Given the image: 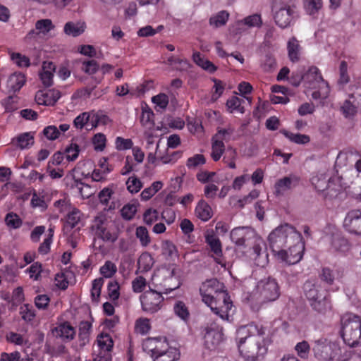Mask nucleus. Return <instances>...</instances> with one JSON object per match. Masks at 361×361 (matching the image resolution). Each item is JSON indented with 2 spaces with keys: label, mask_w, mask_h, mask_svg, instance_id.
Returning <instances> with one entry per match:
<instances>
[{
  "label": "nucleus",
  "mask_w": 361,
  "mask_h": 361,
  "mask_svg": "<svg viewBox=\"0 0 361 361\" xmlns=\"http://www.w3.org/2000/svg\"><path fill=\"white\" fill-rule=\"evenodd\" d=\"M238 347L241 356L247 361L262 360L273 343L272 336L262 325L250 323L237 330Z\"/></svg>",
  "instance_id": "1"
},
{
  "label": "nucleus",
  "mask_w": 361,
  "mask_h": 361,
  "mask_svg": "<svg viewBox=\"0 0 361 361\" xmlns=\"http://www.w3.org/2000/svg\"><path fill=\"white\" fill-rule=\"evenodd\" d=\"M224 285L217 279H212L202 283L200 293L202 301L210 307L211 310L224 321H230L229 311L233 303Z\"/></svg>",
  "instance_id": "2"
},
{
  "label": "nucleus",
  "mask_w": 361,
  "mask_h": 361,
  "mask_svg": "<svg viewBox=\"0 0 361 361\" xmlns=\"http://www.w3.org/2000/svg\"><path fill=\"white\" fill-rule=\"evenodd\" d=\"M311 183L325 200L336 198L343 189L340 178L332 176L329 171H319L312 177Z\"/></svg>",
  "instance_id": "3"
},
{
  "label": "nucleus",
  "mask_w": 361,
  "mask_h": 361,
  "mask_svg": "<svg viewBox=\"0 0 361 361\" xmlns=\"http://www.w3.org/2000/svg\"><path fill=\"white\" fill-rule=\"evenodd\" d=\"M341 324V336L343 342L361 352V317L349 314L342 318Z\"/></svg>",
  "instance_id": "4"
},
{
  "label": "nucleus",
  "mask_w": 361,
  "mask_h": 361,
  "mask_svg": "<svg viewBox=\"0 0 361 361\" xmlns=\"http://www.w3.org/2000/svg\"><path fill=\"white\" fill-rule=\"evenodd\" d=\"M90 230L94 240L99 239L105 243H114L119 236L117 226L103 214H99L94 217Z\"/></svg>",
  "instance_id": "5"
},
{
  "label": "nucleus",
  "mask_w": 361,
  "mask_h": 361,
  "mask_svg": "<svg viewBox=\"0 0 361 361\" xmlns=\"http://www.w3.org/2000/svg\"><path fill=\"white\" fill-rule=\"evenodd\" d=\"M304 292L314 310L324 314L331 309L329 294L321 284L307 281L304 284Z\"/></svg>",
  "instance_id": "6"
},
{
  "label": "nucleus",
  "mask_w": 361,
  "mask_h": 361,
  "mask_svg": "<svg viewBox=\"0 0 361 361\" xmlns=\"http://www.w3.org/2000/svg\"><path fill=\"white\" fill-rule=\"evenodd\" d=\"M300 235L295 228L288 224H281L274 229L268 236L269 245L274 257L284 249L289 240H295Z\"/></svg>",
  "instance_id": "7"
},
{
  "label": "nucleus",
  "mask_w": 361,
  "mask_h": 361,
  "mask_svg": "<svg viewBox=\"0 0 361 361\" xmlns=\"http://www.w3.org/2000/svg\"><path fill=\"white\" fill-rule=\"evenodd\" d=\"M174 269H161L154 271L152 281L157 290L168 294L180 286V283L174 277Z\"/></svg>",
  "instance_id": "8"
},
{
  "label": "nucleus",
  "mask_w": 361,
  "mask_h": 361,
  "mask_svg": "<svg viewBox=\"0 0 361 361\" xmlns=\"http://www.w3.org/2000/svg\"><path fill=\"white\" fill-rule=\"evenodd\" d=\"M305 252V243L300 235L293 240V245L288 250L283 249L279 254H275V258L281 263L290 266L296 264L301 261Z\"/></svg>",
  "instance_id": "9"
},
{
  "label": "nucleus",
  "mask_w": 361,
  "mask_h": 361,
  "mask_svg": "<svg viewBox=\"0 0 361 361\" xmlns=\"http://www.w3.org/2000/svg\"><path fill=\"white\" fill-rule=\"evenodd\" d=\"M257 292L262 302L276 300L280 295V290L276 280L268 277L260 280L257 285Z\"/></svg>",
  "instance_id": "10"
},
{
  "label": "nucleus",
  "mask_w": 361,
  "mask_h": 361,
  "mask_svg": "<svg viewBox=\"0 0 361 361\" xmlns=\"http://www.w3.org/2000/svg\"><path fill=\"white\" fill-rule=\"evenodd\" d=\"M314 355L319 360L331 361L337 360L341 353L339 345L334 342L318 341L314 348Z\"/></svg>",
  "instance_id": "11"
},
{
  "label": "nucleus",
  "mask_w": 361,
  "mask_h": 361,
  "mask_svg": "<svg viewBox=\"0 0 361 361\" xmlns=\"http://www.w3.org/2000/svg\"><path fill=\"white\" fill-rule=\"evenodd\" d=\"M163 301L164 298L157 290H150L140 295L142 308L146 312H157L161 309Z\"/></svg>",
  "instance_id": "12"
},
{
  "label": "nucleus",
  "mask_w": 361,
  "mask_h": 361,
  "mask_svg": "<svg viewBox=\"0 0 361 361\" xmlns=\"http://www.w3.org/2000/svg\"><path fill=\"white\" fill-rule=\"evenodd\" d=\"M256 236L255 231L248 226L234 228L230 233L231 241L238 247H246Z\"/></svg>",
  "instance_id": "13"
},
{
  "label": "nucleus",
  "mask_w": 361,
  "mask_h": 361,
  "mask_svg": "<svg viewBox=\"0 0 361 361\" xmlns=\"http://www.w3.org/2000/svg\"><path fill=\"white\" fill-rule=\"evenodd\" d=\"M301 178L299 176L290 173L276 180L274 192L276 196H283L299 186Z\"/></svg>",
  "instance_id": "14"
},
{
  "label": "nucleus",
  "mask_w": 361,
  "mask_h": 361,
  "mask_svg": "<svg viewBox=\"0 0 361 361\" xmlns=\"http://www.w3.org/2000/svg\"><path fill=\"white\" fill-rule=\"evenodd\" d=\"M250 244H252V252L250 253V257L257 266L264 267L268 263V254L265 243L261 238L256 235Z\"/></svg>",
  "instance_id": "15"
},
{
  "label": "nucleus",
  "mask_w": 361,
  "mask_h": 361,
  "mask_svg": "<svg viewBox=\"0 0 361 361\" xmlns=\"http://www.w3.org/2000/svg\"><path fill=\"white\" fill-rule=\"evenodd\" d=\"M223 328L216 322L210 324L206 328L204 335L205 345L209 349L214 348L223 340Z\"/></svg>",
  "instance_id": "16"
},
{
  "label": "nucleus",
  "mask_w": 361,
  "mask_h": 361,
  "mask_svg": "<svg viewBox=\"0 0 361 361\" xmlns=\"http://www.w3.org/2000/svg\"><path fill=\"white\" fill-rule=\"evenodd\" d=\"M343 226L349 233L361 235V209L349 211L344 219Z\"/></svg>",
  "instance_id": "17"
},
{
  "label": "nucleus",
  "mask_w": 361,
  "mask_h": 361,
  "mask_svg": "<svg viewBox=\"0 0 361 361\" xmlns=\"http://www.w3.org/2000/svg\"><path fill=\"white\" fill-rule=\"evenodd\" d=\"M304 82L308 85L310 88H319L322 86L326 88V94L329 90L328 83L323 79L319 70L316 66L310 67L308 71L304 73Z\"/></svg>",
  "instance_id": "18"
},
{
  "label": "nucleus",
  "mask_w": 361,
  "mask_h": 361,
  "mask_svg": "<svg viewBox=\"0 0 361 361\" xmlns=\"http://www.w3.org/2000/svg\"><path fill=\"white\" fill-rule=\"evenodd\" d=\"M168 343L166 337H149L143 341L142 346L143 350L153 358V355L161 351L163 348H166Z\"/></svg>",
  "instance_id": "19"
},
{
  "label": "nucleus",
  "mask_w": 361,
  "mask_h": 361,
  "mask_svg": "<svg viewBox=\"0 0 361 361\" xmlns=\"http://www.w3.org/2000/svg\"><path fill=\"white\" fill-rule=\"evenodd\" d=\"M274 12V18L276 24L281 28L290 25L293 18V10L290 7L272 8Z\"/></svg>",
  "instance_id": "20"
},
{
  "label": "nucleus",
  "mask_w": 361,
  "mask_h": 361,
  "mask_svg": "<svg viewBox=\"0 0 361 361\" xmlns=\"http://www.w3.org/2000/svg\"><path fill=\"white\" fill-rule=\"evenodd\" d=\"M205 242L209 246L211 251L213 252L215 262L217 264H221L222 267L225 266L221 259L223 252L222 245L219 238L214 234H208L205 236Z\"/></svg>",
  "instance_id": "21"
},
{
  "label": "nucleus",
  "mask_w": 361,
  "mask_h": 361,
  "mask_svg": "<svg viewBox=\"0 0 361 361\" xmlns=\"http://www.w3.org/2000/svg\"><path fill=\"white\" fill-rule=\"evenodd\" d=\"M53 333L62 339L64 342H69L75 336V329L68 322H64L59 324L53 329Z\"/></svg>",
  "instance_id": "22"
},
{
  "label": "nucleus",
  "mask_w": 361,
  "mask_h": 361,
  "mask_svg": "<svg viewBox=\"0 0 361 361\" xmlns=\"http://www.w3.org/2000/svg\"><path fill=\"white\" fill-rule=\"evenodd\" d=\"M180 351L176 348H173L167 344L166 348H163L156 355H153V361H177L180 358Z\"/></svg>",
  "instance_id": "23"
},
{
  "label": "nucleus",
  "mask_w": 361,
  "mask_h": 361,
  "mask_svg": "<svg viewBox=\"0 0 361 361\" xmlns=\"http://www.w3.org/2000/svg\"><path fill=\"white\" fill-rule=\"evenodd\" d=\"M330 241L332 247L336 251L344 252L349 249V243L345 238L342 233L336 228H334L330 237Z\"/></svg>",
  "instance_id": "24"
},
{
  "label": "nucleus",
  "mask_w": 361,
  "mask_h": 361,
  "mask_svg": "<svg viewBox=\"0 0 361 361\" xmlns=\"http://www.w3.org/2000/svg\"><path fill=\"white\" fill-rule=\"evenodd\" d=\"M26 82L25 75L20 72H15L11 74L8 80L7 86L10 92L13 93L18 92Z\"/></svg>",
  "instance_id": "25"
},
{
  "label": "nucleus",
  "mask_w": 361,
  "mask_h": 361,
  "mask_svg": "<svg viewBox=\"0 0 361 361\" xmlns=\"http://www.w3.org/2000/svg\"><path fill=\"white\" fill-rule=\"evenodd\" d=\"M92 325L88 321H82L79 324L78 342L80 347H84L90 342Z\"/></svg>",
  "instance_id": "26"
},
{
  "label": "nucleus",
  "mask_w": 361,
  "mask_h": 361,
  "mask_svg": "<svg viewBox=\"0 0 361 361\" xmlns=\"http://www.w3.org/2000/svg\"><path fill=\"white\" fill-rule=\"evenodd\" d=\"M195 212L197 217L203 221H208L212 216V209L211 207L203 200L198 202Z\"/></svg>",
  "instance_id": "27"
},
{
  "label": "nucleus",
  "mask_w": 361,
  "mask_h": 361,
  "mask_svg": "<svg viewBox=\"0 0 361 361\" xmlns=\"http://www.w3.org/2000/svg\"><path fill=\"white\" fill-rule=\"evenodd\" d=\"M154 264V259L152 255L147 252L141 254L137 260L138 270L141 273L149 271Z\"/></svg>",
  "instance_id": "28"
},
{
  "label": "nucleus",
  "mask_w": 361,
  "mask_h": 361,
  "mask_svg": "<svg viewBox=\"0 0 361 361\" xmlns=\"http://www.w3.org/2000/svg\"><path fill=\"white\" fill-rule=\"evenodd\" d=\"M192 59L198 66L209 73H214L217 70V66L209 60L202 57L200 52L194 53Z\"/></svg>",
  "instance_id": "29"
},
{
  "label": "nucleus",
  "mask_w": 361,
  "mask_h": 361,
  "mask_svg": "<svg viewBox=\"0 0 361 361\" xmlns=\"http://www.w3.org/2000/svg\"><path fill=\"white\" fill-rule=\"evenodd\" d=\"M82 214L78 209H73L66 216V220L64 228L66 230H72L75 228L80 222Z\"/></svg>",
  "instance_id": "30"
},
{
  "label": "nucleus",
  "mask_w": 361,
  "mask_h": 361,
  "mask_svg": "<svg viewBox=\"0 0 361 361\" xmlns=\"http://www.w3.org/2000/svg\"><path fill=\"white\" fill-rule=\"evenodd\" d=\"M80 152V147L76 143H71L67 146L64 151H57L52 158H78Z\"/></svg>",
  "instance_id": "31"
},
{
  "label": "nucleus",
  "mask_w": 361,
  "mask_h": 361,
  "mask_svg": "<svg viewBox=\"0 0 361 361\" xmlns=\"http://www.w3.org/2000/svg\"><path fill=\"white\" fill-rule=\"evenodd\" d=\"M85 23L84 22H68L64 25V32L68 35L77 37L85 32Z\"/></svg>",
  "instance_id": "32"
},
{
  "label": "nucleus",
  "mask_w": 361,
  "mask_h": 361,
  "mask_svg": "<svg viewBox=\"0 0 361 361\" xmlns=\"http://www.w3.org/2000/svg\"><path fill=\"white\" fill-rule=\"evenodd\" d=\"M288 57L290 60L295 63L299 61L300 59V44L299 42L294 37L290 38L287 44Z\"/></svg>",
  "instance_id": "33"
},
{
  "label": "nucleus",
  "mask_w": 361,
  "mask_h": 361,
  "mask_svg": "<svg viewBox=\"0 0 361 361\" xmlns=\"http://www.w3.org/2000/svg\"><path fill=\"white\" fill-rule=\"evenodd\" d=\"M350 98L353 99V101L345 100L341 106L342 112L345 117L353 116L357 113V109L360 106V102L357 101L353 95Z\"/></svg>",
  "instance_id": "34"
},
{
  "label": "nucleus",
  "mask_w": 361,
  "mask_h": 361,
  "mask_svg": "<svg viewBox=\"0 0 361 361\" xmlns=\"http://www.w3.org/2000/svg\"><path fill=\"white\" fill-rule=\"evenodd\" d=\"M97 342L99 348L104 352H111L114 346L112 338L108 334L102 333L99 334Z\"/></svg>",
  "instance_id": "35"
},
{
  "label": "nucleus",
  "mask_w": 361,
  "mask_h": 361,
  "mask_svg": "<svg viewBox=\"0 0 361 361\" xmlns=\"http://www.w3.org/2000/svg\"><path fill=\"white\" fill-rule=\"evenodd\" d=\"M280 133H282L289 140L296 144H306L310 140V137L307 135L300 133H293L286 130H281Z\"/></svg>",
  "instance_id": "36"
},
{
  "label": "nucleus",
  "mask_w": 361,
  "mask_h": 361,
  "mask_svg": "<svg viewBox=\"0 0 361 361\" xmlns=\"http://www.w3.org/2000/svg\"><path fill=\"white\" fill-rule=\"evenodd\" d=\"M228 18L229 13L226 11H221L209 18V24L216 28L224 25Z\"/></svg>",
  "instance_id": "37"
},
{
  "label": "nucleus",
  "mask_w": 361,
  "mask_h": 361,
  "mask_svg": "<svg viewBox=\"0 0 361 361\" xmlns=\"http://www.w3.org/2000/svg\"><path fill=\"white\" fill-rule=\"evenodd\" d=\"M135 236L139 240L141 246L146 247L151 243L148 230L145 226H138L136 228Z\"/></svg>",
  "instance_id": "38"
},
{
  "label": "nucleus",
  "mask_w": 361,
  "mask_h": 361,
  "mask_svg": "<svg viewBox=\"0 0 361 361\" xmlns=\"http://www.w3.org/2000/svg\"><path fill=\"white\" fill-rule=\"evenodd\" d=\"M243 102H244L243 99H240L236 96H233L227 100L226 105L228 110L231 113L236 110L240 111L241 114H243L245 112V108L241 106Z\"/></svg>",
  "instance_id": "39"
},
{
  "label": "nucleus",
  "mask_w": 361,
  "mask_h": 361,
  "mask_svg": "<svg viewBox=\"0 0 361 361\" xmlns=\"http://www.w3.org/2000/svg\"><path fill=\"white\" fill-rule=\"evenodd\" d=\"M63 159H51V161H49L47 166V171L49 173V176L52 178H59L63 176V170L60 168H53L52 166H59L60 165Z\"/></svg>",
  "instance_id": "40"
},
{
  "label": "nucleus",
  "mask_w": 361,
  "mask_h": 361,
  "mask_svg": "<svg viewBox=\"0 0 361 361\" xmlns=\"http://www.w3.org/2000/svg\"><path fill=\"white\" fill-rule=\"evenodd\" d=\"M117 271L116 264L111 261H106L99 269L100 274L104 278H111Z\"/></svg>",
  "instance_id": "41"
},
{
  "label": "nucleus",
  "mask_w": 361,
  "mask_h": 361,
  "mask_svg": "<svg viewBox=\"0 0 361 361\" xmlns=\"http://www.w3.org/2000/svg\"><path fill=\"white\" fill-rule=\"evenodd\" d=\"M104 282L103 278H98L92 281L91 288V298L92 301L97 302L99 300Z\"/></svg>",
  "instance_id": "42"
},
{
  "label": "nucleus",
  "mask_w": 361,
  "mask_h": 361,
  "mask_svg": "<svg viewBox=\"0 0 361 361\" xmlns=\"http://www.w3.org/2000/svg\"><path fill=\"white\" fill-rule=\"evenodd\" d=\"M140 123L144 126H152L154 125L153 117L154 116L152 110L147 105L142 109Z\"/></svg>",
  "instance_id": "43"
},
{
  "label": "nucleus",
  "mask_w": 361,
  "mask_h": 361,
  "mask_svg": "<svg viewBox=\"0 0 361 361\" xmlns=\"http://www.w3.org/2000/svg\"><path fill=\"white\" fill-rule=\"evenodd\" d=\"M5 222L8 227L13 229L19 228L23 224L18 215L13 212H9L6 215Z\"/></svg>",
  "instance_id": "44"
},
{
  "label": "nucleus",
  "mask_w": 361,
  "mask_h": 361,
  "mask_svg": "<svg viewBox=\"0 0 361 361\" xmlns=\"http://www.w3.org/2000/svg\"><path fill=\"white\" fill-rule=\"evenodd\" d=\"M18 97L16 95H9L1 101V104L6 111L11 112L18 109Z\"/></svg>",
  "instance_id": "45"
},
{
  "label": "nucleus",
  "mask_w": 361,
  "mask_h": 361,
  "mask_svg": "<svg viewBox=\"0 0 361 361\" xmlns=\"http://www.w3.org/2000/svg\"><path fill=\"white\" fill-rule=\"evenodd\" d=\"M152 102L156 104V108H159V109H157V111L159 110L164 111L166 109L169 104V97L164 93H160L156 96L152 97Z\"/></svg>",
  "instance_id": "46"
},
{
  "label": "nucleus",
  "mask_w": 361,
  "mask_h": 361,
  "mask_svg": "<svg viewBox=\"0 0 361 361\" xmlns=\"http://www.w3.org/2000/svg\"><path fill=\"white\" fill-rule=\"evenodd\" d=\"M150 329L149 320L146 318L138 319L135 325V331L137 334L145 335L149 332Z\"/></svg>",
  "instance_id": "47"
},
{
  "label": "nucleus",
  "mask_w": 361,
  "mask_h": 361,
  "mask_svg": "<svg viewBox=\"0 0 361 361\" xmlns=\"http://www.w3.org/2000/svg\"><path fill=\"white\" fill-rule=\"evenodd\" d=\"M163 255L169 257L178 256V250L176 246L170 240H165L161 245Z\"/></svg>",
  "instance_id": "48"
},
{
  "label": "nucleus",
  "mask_w": 361,
  "mask_h": 361,
  "mask_svg": "<svg viewBox=\"0 0 361 361\" xmlns=\"http://www.w3.org/2000/svg\"><path fill=\"white\" fill-rule=\"evenodd\" d=\"M20 314L22 318L27 322L32 321L35 317V310L29 304H24L20 308Z\"/></svg>",
  "instance_id": "49"
},
{
  "label": "nucleus",
  "mask_w": 361,
  "mask_h": 361,
  "mask_svg": "<svg viewBox=\"0 0 361 361\" xmlns=\"http://www.w3.org/2000/svg\"><path fill=\"white\" fill-rule=\"evenodd\" d=\"M126 186L130 193H137L142 187V183L138 178L133 176L128 179Z\"/></svg>",
  "instance_id": "50"
},
{
  "label": "nucleus",
  "mask_w": 361,
  "mask_h": 361,
  "mask_svg": "<svg viewBox=\"0 0 361 361\" xmlns=\"http://www.w3.org/2000/svg\"><path fill=\"white\" fill-rule=\"evenodd\" d=\"M176 314L183 320H187L189 318V311L185 303L182 301H178L173 307Z\"/></svg>",
  "instance_id": "51"
},
{
  "label": "nucleus",
  "mask_w": 361,
  "mask_h": 361,
  "mask_svg": "<svg viewBox=\"0 0 361 361\" xmlns=\"http://www.w3.org/2000/svg\"><path fill=\"white\" fill-rule=\"evenodd\" d=\"M262 68L266 72H271L276 67V61L274 56L271 54H267L262 62Z\"/></svg>",
  "instance_id": "52"
},
{
  "label": "nucleus",
  "mask_w": 361,
  "mask_h": 361,
  "mask_svg": "<svg viewBox=\"0 0 361 361\" xmlns=\"http://www.w3.org/2000/svg\"><path fill=\"white\" fill-rule=\"evenodd\" d=\"M147 285V281L145 277L139 276L135 277L132 281V289L134 293H142Z\"/></svg>",
  "instance_id": "53"
},
{
  "label": "nucleus",
  "mask_w": 361,
  "mask_h": 361,
  "mask_svg": "<svg viewBox=\"0 0 361 361\" xmlns=\"http://www.w3.org/2000/svg\"><path fill=\"white\" fill-rule=\"evenodd\" d=\"M212 158H220L224 151L223 140L213 137Z\"/></svg>",
  "instance_id": "54"
},
{
  "label": "nucleus",
  "mask_w": 361,
  "mask_h": 361,
  "mask_svg": "<svg viewBox=\"0 0 361 361\" xmlns=\"http://www.w3.org/2000/svg\"><path fill=\"white\" fill-rule=\"evenodd\" d=\"M108 295L111 300L118 299L120 296V286L116 281H109L107 286Z\"/></svg>",
  "instance_id": "55"
},
{
  "label": "nucleus",
  "mask_w": 361,
  "mask_h": 361,
  "mask_svg": "<svg viewBox=\"0 0 361 361\" xmlns=\"http://www.w3.org/2000/svg\"><path fill=\"white\" fill-rule=\"evenodd\" d=\"M82 70L89 75L94 74L99 68V63L94 59L84 61L82 62Z\"/></svg>",
  "instance_id": "56"
},
{
  "label": "nucleus",
  "mask_w": 361,
  "mask_h": 361,
  "mask_svg": "<svg viewBox=\"0 0 361 361\" xmlns=\"http://www.w3.org/2000/svg\"><path fill=\"white\" fill-rule=\"evenodd\" d=\"M212 81L214 82L213 87L214 89V92L212 94L211 100L212 102H216L222 95L225 87L224 82L221 80L213 78Z\"/></svg>",
  "instance_id": "57"
},
{
  "label": "nucleus",
  "mask_w": 361,
  "mask_h": 361,
  "mask_svg": "<svg viewBox=\"0 0 361 361\" xmlns=\"http://www.w3.org/2000/svg\"><path fill=\"white\" fill-rule=\"evenodd\" d=\"M159 219V212L155 209H147L143 214V221L147 225H152Z\"/></svg>",
  "instance_id": "58"
},
{
  "label": "nucleus",
  "mask_w": 361,
  "mask_h": 361,
  "mask_svg": "<svg viewBox=\"0 0 361 361\" xmlns=\"http://www.w3.org/2000/svg\"><path fill=\"white\" fill-rule=\"evenodd\" d=\"M50 302V298L46 294L37 295L35 298V305L39 310H45Z\"/></svg>",
  "instance_id": "59"
},
{
  "label": "nucleus",
  "mask_w": 361,
  "mask_h": 361,
  "mask_svg": "<svg viewBox=\"0 0 361 361\" xmlns=\"http://www.w3.org/2000/svg\"><path fill=\"white\" fill-rule=\"evenodd\" d=\"M53 27L52 22L49 19H42L37 20L35 23V28L39 32L46 34L49 32Z\"/></svg>",
  "instance_id": "60"
},
{
  "label": "nucleus",
  "mask_w": 361,
  "mask_h": 361,
  "mask_svg": "<svg viewBox=\"0 0 361 361\" xmlns=\"http://www.w3.org/2000/svg\"><path fill=\"white\" fill-rule=\"evenodd\" d=\"M33 137L30 133H23L17 137V146L20 149H25L33 144Z\"/></svg>",
  "instance_id": "61"
},
{
  "label": "nucleus",
  "mask_w": 361,
  "mask_h": 361,
  "mask_svg": "<svg viewBox=\"0 0 361 361\" xmlns=\"http://www.w3.org/2000/svg\"><path fill=\"white\" fill-rule=\"evenodd\" d=\"M106 136L103 133H97L92 138V143L96 151H102L106 146Z\"/></svg>",
  "instance_id": "62"
},
{
  "label": "nucleus",
  "mask_w": 361,
  "mask_h": 361,
  "mask_svg": "<svg viewBox=\"0 0 361 361\" xmlns=\"http://www.w3.org/2000/svg\"><path fill=\"white\" fill-rule=\"evenodd\" d=\"M11 57L19 67H29L30 66V59L25 55L20 53H13Z\"/></svg>",
  "instance_id": "63"
},
{
  "label": "nucleus",
  "mask_w": 361,
  "mask_h": 361,
  "mask_svg": "<svg viewBox=\"0 0 361 361\" xmlns=\"http://www.w3.org/2000/svg\"><path fill=\"white\" fill-rule=\"evenodd\" d=\"M295 350H296L299 357L301 358H306L309 354L310 347L307 341H303L297 343L295 347Z\"/></svg>",
  "instance_id": "64"
}]
</instances>
